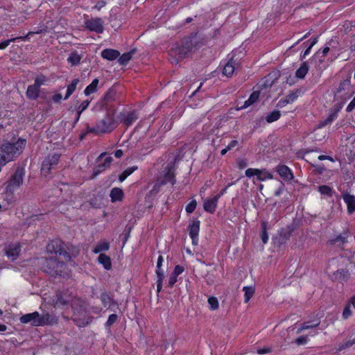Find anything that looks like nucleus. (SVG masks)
<instances>
[{"instance_id":"f704fd0d","label":"nucleus","mask_w":355,"mask_h":355,"mask_svg":"<svg viewBox=\"0 0 355 355\" xmlns=\"http://www.w3.org/2000/svg\"><path fill=\"white\" fill-rule=\"evenodd\" d=\"M110 248V243L107 241L99 242L93 250L95 254L100 253L103 251H107Z\"/></svg>"},{"instance_id":"2eb2a0df","label":"nucleus","mask_w":355,"mask_h":355,"mask_svg":"<svg viewBox=\"0 0 355 355\" xmlns=\"http://www.w3.org/2000/svg\"><path fill=\"white\" fill-rule=\"evenodd\" d=\"M188 230L189 232V236L192 239V243L197 245L198 240V233L200 230V221L197 220H193L192 223L189 225Z\"/></svg>"},{"instance_id":"79ce46f5","label":"nucleus","mask_w":355,"mask_h":355,"mask_svg":"<svg viewBox=\"0 0 355 355\" xmlns=\"http://www.w3.org/2000/svg\"><path fill=\"white\" fill-rule=\"evenodd\" d=\"M243 291L245 292V302L247 303L250 300V298L253 296L254 293V288L252 286H245L243 288Z\"/></svg>"},{"instance_id":"39448f33","label":"nucleus","mask_w":355,"mask_h":355,"mask_svg":"<svg viewBox=\"0 0 355 355\" xmlns=\"http://www.w3.org/2000/svg\"><path fill=\"white\" fill-rule=\"evenodd\" d=\"M44 272L52 277L62 275L65 269V264L55 258L46 259L44 265Z\"/></svg>"},{"instance_id":"bb28decb","label":"nucleus","mask_w":355,"mask_h":355,"mask_svg":"<svg viewBox=\"0 0 355 355\" xmlns=\"http://www.w3.org/2000/svg\"><path fill=\"white\" fill-rule=\"evenodd\" d=\"M100 300L105 307H110L111 306H115L117 304L116 302L106 292H103L101 294Z\"/></svg>"},{"instance_id":"412c9836","label":"nucleus","mask_w":355,"mask_h":355,"mask_svg":"<svg viewBox=\"0 0 355 355\" xmlns=\"http://www.w3.org/2000/svg\"><path fill=\"white\" fill-rule=\"evenodd\" d=\"M57 322L55 316L50 315L49 313H45L42 315L39 313V320L36 322L40 326L51 325Z\"/></svg>"},{"instance_id":"a878e982","label":"nucleus","mask_w":355,"mask_h":355,"mask_svg":"<svg viewBox=\"0 0 355 355\" xmlns=\"http://www.w3.org/2000/svg\"><path fill=\"white\" fill-rule=\"evenodd\" d=\"M120 55L119 51L114 49H106L102 51L101 56L108 60H114Z\"/></svg>"},{"instance_id":"680f3d73","label":"nucleus","mask_w":355,"mask_h":355,"mask_svg":"<svg viewBox=\"0 0 355 355\" xmlns=\"http://www.w3.org/2000/svg\"><path fill=\"white\" fill-rule=\"evenodd\" d=\"M177 277L174 274L171 273L168 279V286L172 288L173 285L177 282Z\"/></svg>"},{"instance_id":"13d9d810","label":"nucleus","mask_w":355,"mask_h":355,"mask_svg":"<svg viewBox=\"0 0 355 355\" xmlns=\"http://www.w3.org/2000/svg\"><path fill=\"white\" fill-rule=\"evenodd\" d=\"M352 315V311L350 309V304H348L344 308L343 312V317L344 319H347Z\"/></svg>"},{"instance_id":"2f4dec72","label":"nucleus","mask_w":355,"mask_h":355,"mask_svg":"<svg viewBox=\"0 0 355 355\" xmlns=\"http://www.w3.org/2000/svg\"><path fill=\"white\" fill-rule=\"evenodd\" d=\"M234 70H235L234 63L232 59H231L224 66L223 70V73L225 76L230 77L233 74Z\"/></svg>"},{"instance_id":"cd10ccee","label":"nucleus","mask_w":355,"mask_h":355,"mask_svg":"<svg viewBox=\"0 0 355 355\" xmlns=\"http://www.w3.org/2000/svg\"><path fill=\"white\" fill-rule=\"evenodd\" d=\"M110 196L112 202L120 201L123 199V192L121 189L115 187L111 190Z\"/></svg>"},{"instance_id":"4468645a","label":"nucleus","mask_w":355,"mask_h":355,"mask_svg":"<svg viewBox=\"0 0 355 355\" xmlns=\"http://www.w3.org/2000/svg\"><path fill=\"white\" fill-rule=\"evenodd\" d=\"M344 202L347 205V213L351 215L355 212V196L347 191H343L341 194Z\"/></svg>"},{"instance_id":"0e129e2a","label":"nucleus","mask_w":355,"mask_h":355,"mask_svg":"<svg viewBox=\"0 0 355 355\" xmlns=\"http://www.w3.org/2000/svg\"><path fill=\"white\" fill-rule=\"evenodd\" d=\"M42 33V30H38L37 31H30L28 32V33L25 35V36H21L20 37V39L21 40H26V39H28L30 35H33V34H40Z\"/></svg>"},{"instance_id":"864d4df0","label":"nucleus","mask_w":355,"mask_h":355,"mask_svg":"<svg viewBox=\"0 0 355 355\" xmlns=\"http://www.w3.org/2000/svg\"><path fill=\"white\" fill-rule=\"evenodd\" d=\"M354 344H355V338L350 339L348 341L340 345L338 350L341 351L344 349L352 347Z\"/></svg>"},{"instance_id":"c03bdc74","label":"nucleus","mask_w":355,"mask_h":355,"mask_svg":"<svg viewBox=\"0 0 355 355\" xmlns=\"http://www.w3.org/2000/svg\"><path fill=\"white\" fill-rule=\"evenodd\" d=\"M318 191L322 195H324L329 197L332 196L333 190L332 189L327 185H320L318 187Z\"/></svg>"},{"instance_id":"4d7b16f0","label":"nucleus","mask_w":355,"mask_h":355,"mask_svg":"<svg viewBox=\"0 0 355 355\" xmlns=\"http://www.w3.org/2000/svg\"><path fill=\"white\" fill-rule=\"evenodd\" d=\"M58 255L62 256V258L66 261H70L71 260V256L69 253L66 250L64 245L59 252Z\"/></svg>"},{"instance_id":"de8ad7c7","label":"nucleus","mask_w":355,"mask_h":355,"mask_svg":"<svg viewBox=\"0 0 355 355\" xmlns=\"http://www.w3.org/2000/svg\"><path fill=\"white\" fill-rule=\"evenodd\" d=\"M337 116L336 112H332L324 121L321 122L320 126L323 127L331 123Z\"/></svg>"},{"instance_id":"c85d7f7f","label":"nucleus","mask_w":355,"mask_h":355,"mask_svg":"<svg viewBox=\"0 0 355 355\" xmlns=\"http://www.w3.org/2000/svg\"><path fill=\"white\" fill-rule=\"evenodd\" d=\"M294 230L293 225H288L284 228H282L280 232V237L282 238V242L284 243L286 241L289 239L291 237V233Z\"/></svg>"},{"instance_id":"0eeeda50","label":"nucleus","mask_w":355,"mask_h":355,"mask_svg":"<svg viewBox=\"0 0 355 355\" xmlns=\"http://www.w3.org/2000/svg\"><path fill=\"white\" fill-rule=\"evenodd\" d=\"M60 155V153L49 154L44 159L41 167V173L42 175L47 176L51 174V170L58 164Z\"/></svg>"},{"instance_id":"6e6d98bb","label":"nucleus","mask_w":355,"mask_h":355,"mask_svg":"<svg viewBox=\"0 0 355 355\" xmlns=\"http://www.w3.org/2000/svg\"><path fill=\"white\" fill-rule=\"evenodd\" d=\"M334 275L339 279H344L348 277L347 271L343 269L337 270Z\"/></svg>"},{"instance_id":"aec40b11","label":"nucleus","mask_w":355,"mask_h":355,"mask_svg":"<svg viewBox=\"0 0 355 355\" xmlns=\"http://www.w3.org/2000/svg\"><path fill=\"white\" fill-rule=\"evenodd\" d=\"M19 320L21 323L24 324L31 322L32 325L33 326H40V324L36 323L39 320V313L37 311L23 315L20 318Z\"/></svg>"},{"instance_id":"6e6552de","label":"nucleus","mask_w":355,"mask_h":355,"mask_svg":"<svg viewBox=\"0 0 355 355\" xmlns=\"http://www.w3.org/2000/svg\"><path fill=\"white\" fill-rule=\"evenodd\" d=\"M60 155V153L49 154L44 159L41 167V173L42 175L47 176L51 174V170L58 164Z\"/></svg>"},{"instance_id":"c756f323","label":"nucleus","mask_w":355,"mask_h":355,"mask_svg":"<svg viewBox=\"0 0 355 355\" xmlns=\"http://www.w3.org/2000/svg\"><path fill=\"white\" fill-rule=\"evenodd\" d=\"M98 261L106 270H110L112 267L111 259L105 254L101 253L98 257Z\"/></svg>"},{"instance_id":"9b49d317","label":"nucleus","mask_w":355,"mask_h":355,"mask_svg":"<svg viewBox=\"0 0 355 355\" xmlns=\"http://www.w3.org/2000/svg\"><path fill=\"white\" fill-rule=\"evenodd\" d=\"M245 173V175L248 178L257 175V179L259 181H263L266 179L272 178V174L267 171L266 169L248 168Z\"/></svg>"},{"instance_id":"e433bc0d","label":"nucleus","mask_w":355,"mask_h":355,"mask_svg":"<svg viewBox=\"0 0 355 355\" xmlns=\"http://www.w3.org/2000/svg\"><path fill=\"white\" fill-rule=\"evenodd\" d=\"M98 84V80L97 78L94 79L91 84H89L84 91V93L86 96H89L92 93H94L97 90V86Z\"/></svg>"},{"instance_id":"5fc2aeb1","label":"nucleus","mask_w":355,"mask_h":355,"mask_svg":"<svg viewBox=\"0 0 355 355\" xmlns=\"http://www.w3.org/2000/svg\"><path fill=\"white\" fill-rule=\"evenodd\" d=\"M21 40L20 37H13L10 40H5L0 43V49H6L12 42H15L16 40Z\"/></svg>"},{"instance_id":"69168bd1","label":"nucleus","mask_w":355,"mask_h":355,"mask_svg":"<svg viewBox=\"0 0 355 355\" xmlns=\"http://www.w3.org/2000/svg\"><path fill=\"white\" fill-rule=\"evenodd\" d=\"M106 5V1L104 0H101L98 1L96 5L94 6V8H96L98 10H100L101 8H103Z\"/></svg>"},{"instance_id":"f3484780","label":"nucleus","mask_w":355,"mask_h":355,"mask_svg":"<svg viewBox=\"0 0 355 355\" xmlns=\"http://www.w3.org/2000/svg\"><path fill=\"white\" fill-rule=\"evenodd\" d=\"M220 195H216L213 198L207 199L204 201L203 208L209 213L213 214L215 212Z\"/></svg>"},{"instance_id":"1a4fd4ad","label":"nucleus","mask_w":355,"mask_h":355,"mask_svg":"<svg viewBox=\"0 0 355 355\" xmlns=\"http://www.w3.org/2000/svg\"><path fill=\"white\" fill-rule=\"evenodd\" d=\"M166 168L167 169L166 174L157 180L158 185H162V187L168 182H170L172 185H174L176 182L175 174V164L172 162L169 163Z\"/></svg>"},{"instance_id":"473e14b6","label":"nucleus","mask_w":355,"mask_h":355,"mask_svg":"<svg viewBox=\"0 0 355 355\" xmlns=\"http://www.w3.org/2000/svg\"><path fill=\"white\" fill-rule=\"evenodd\" d=\"M135 53V50L123 53L118 59V62L121 65H126L132 58V55Z\"/></svg>"},{"instance_id":"f8f14e48","label":"nucleus","mask_w":355,"mask_h":355,"mask_svg":"<svg viewBox=\"0 0 355 355\" xmlns=\"http://www.w3.org/2000/svg\"><path fill=\"white\" fill-rule=\"evenodd\" d=\"M85 24V27L91 31L102 33L104 31L103 21L101 18H92L89 20H87Z\"/></svg>"},{"instance_id":"bf43d9fd","label":"nucleus","mask_w":355,"mask_h":355,"mask_svg":"<svg viewBox=\"0 0 355 355\" xmlns=\"http://www.w3.org/2000/svg\"><path fill=\"white\" fill-rule=\"evenodd\" d=\"M236 163H237L238 167L240 169H243V168H246L248 164V160L246 159H239L236 161Z\"/></svg>"},{"instance_id":"4be33fe9","label":"nucleus","mask_w":355,"mask_h":355,"mask_svg":"<svg viewBox=\"0 0 355 355\" xmlns=\"http://www.w3.org/2000/svg\"><path fill=\"white\" fill-rule=\"evenodd\" d=\"M64 245V243L61 241H53L47 245L46 250L48 252L58 255Z\"/></svg>"},{"instance_id":"b1692460","label":"nucleus","mask_w":355,"mask_h":355,"mask_svg":"<svg viewBox=\"0 0 355 355\" xmlns=\"http://www.w3.org/2000/svg\"><path fill=\"white\" fill-rule=\"evenodd\" d=\"M278 174L284 180H291L293 178V175L290 168L286 165H280L277 167Z\"/></svg>"},{"instance_id":"7ed1b4c3","label":"nucleus","mask_w":355,"mask_h":355,"mask_svg":"<svg viewBox=\"0 0 355 355\" xmlns=\"http://www.w3.org/2000/svg\"><path fill=\"white\" fill-rule=\"evenodd\" d=\"M118 125L119 123L114 118V111H107L105 117L98 120L94 127L91 128L87 125V132L95 135L110 133Z\"/></svg>"},{"instance_id":"49530a36","label":"nucleus","mask_w":355,"mask_h":355,"mask_svg":"<svg viewBox=\"0 0 355 355\" xmlns=\"http://www.w3.org/2000/svg\"><path fill=\"white\" fill-rule=\"evenodd\" d=\"M208 303L211 310H216L218 308V301L215 297H209L208 298Z\"/></svg>"},{"instance_id":"5701e85b","label":"nucleus","mask_w":355,"mask_h":355,"mask_svg":"<svg viewBox=\"0 0 355 355\" xmlns=\"http://www.w3.org/2000/svg\"><path fill=\"white\" fill-rule=\"evenodd\" d=\"M54 302L57 305H67L70 302L69 297L67 296L65 293H63L60 291H57L54 296Z\"/></svg>"},{"instance_id":"393cba45","label":"nucleus","mask_w":355,"mask_h":355,"mask_svg":"<svg viewBox=\"0 0 355 355\" xmlns=\"http://www.w3.org/2000/svg\"><path fill=\"white\" fill-rule=\"evenodd\" d=\"M40 88L33 84L28 87L26 96L28 99L34 101L40 96Z\"/></svg>"},{"instance_id":"f257e3e1","label":"nucleus","mask_w":355,"mask_h":355,"mask_svg":"<svg viewBox=\"0 0 355 355\" xmlns=\"http://www.w3.org/2000/svg\"><path fill=\"white\" fill-rule=\"evenodd\" d=\"M196 44V38L189 37L173 44L168 53L171 62L178 64L180 60L188 57Z\"/></svg>"},{"instance_id":"58836bf2","label":"nucleus","mask_w":355,"mask_h":355,"mask_svg":"<svg viewBox=\"0 0 355 355\" xmlns=\"http://www.w3.org/2000/svg\"><path fill=\"white\" fill-rule=\"evenodd\" d=\"M281 116V113L279 110H274L268 114L266 116V120L268 123H272L277 121Z\"/></svg>"},{"instance_id":"ddd939ff","label":"nucleus","mask_w":355,"mask_h":355,"mask_svg":"<svg viewBox=\"0 0 355 355\" xmlns=\"http://www.w3.org/2000/svg\"><path fill=\"white\" fill-rule=\"evenodd\" d=\"M348 233L347 232H343L336 236L335 238L331 239L327 241V244L334 245L340 250L344 249V244L347 242Z\"/></svg>"},{"instance_id":"c9c22d12","label":"nucleus","mask_w":355,"mask_h":355,"mask_svg":"<svg viewBox=\"0 0 355 355\" xmlns=\"http://www.w3.org/2000/svg\"><path fill=\"white\" fill-rule=\"evenodd\" d=\"M80 80L78 78H75L72 80L71 84L67 86V93L64 96V99L69 98V97L73 94V92L76 90L77 85L79 83Z\"/></svg>"},{"instance_id":"052dcab7","label":"nucleus","mask_w":355,"mask_h":355,"mask_svg":"<svg viewBox=\"0 0 355 355\" xmlns=\"http://www.w3.org/2000/svg\"><path fill=\"white\" fill-rule=\"evenodd\" d=\"M309 322H305L302 324V327L300 329H299L297 330V333H300L301 331L304 330V329H310V328H313V327H317L319 323H315V324H309Z\"/></svg>"},{"instance_id":"20e7f679","label":"nucleus","mask_w":355,"mask_h":355,"mask_svg":"<svg viewBox=\"0 0 355 355\" xmlns=\"http://www.w3.org/2000/svg\"><path fill=\"white\" fill-rule=\"evenodd\" d=\"M25 170L23 167L18 166L13 174L5 183L7 191L13 192L18 189L23 183Z\"/></svg>"},{"instance_id":"ea45409f","label":"nucleus","mask_w":355,"mask_h":355,"mask_svg":"<svg viewBox=\"0 0 355 355\" xmlns=\"http://www.w3.org/2000/svg\"><path fill=\"white\" fill-rule=\"evenodd\" d=\"M157 275V291L159 293L162 288V282L164 279V274L162 270H156Z\"/></svg>"},{"instance_id":"423d86ee","label":"nucleus","mask_w":355,"mask_h":355,"mask_svg":"<svg viewBox=\"0 0 355 355\" xmlns=\"http://www.w3.org/2000/svg\"><path fill=\"white\" fill-rule=\"evenodd\" d=\"M60 155V153L49 154L44 159L41 167V173L42 175L47 176L51 174V170L58 164Z\"/></svg>"},{"instance_id":"7c9ffc66","label":"nucleus","mask_w":355,"mask_h":355,"mask_svg":"<svg viewBox=\"0 0 355 355\" xmlns=\"http://www.w3.org/2000/svg\"><path fill=\"white\" fill-rule=\"evenodd\" d=\"M309 71V65L307 62H303L300 67L296 71L295 76L300 79L304 78Z\"/></svg>"},{"instance_id":"09e8293b","label":"nucleus","mask_w":355,"mask_h":355,"mask_svg":"<svg viewBox=\"0 0 355 355\" xmlns=\"http://www.w3.org/2000/svg\"><path fill=\"white\" fill-rule=\"evenodd\" d=\"M90 101L89 100L84 101L78 107L77 109V114L78 116H80L81 113L85 110L89 106Z\"/></svg>"},{"instance_id":"6ab92c4d","label":"nucleus","mask_w":355,"mask_h":355,"mask_svg":"<svg viewBox=\"0 0 355 355\" xmlns=\"http://www.w3.org/2000/svg\"><path fill=\"white\" fill-rule=\"evenodd\" d=\"M113 161V158L110 156H107L102 163H99L94 168L93 176L96 177L99 175L101 173L104 171L106 168L110 167L112 162Z\"/></svg>"},{"instance_id":"37998d69","label":"nucleus","mask_w":355,"mask_h":355,"mask_svg":"<svg viewBox=\"0 0 355 355\" xmlns=\"http://www.w3.org/2000/svg\"><path fill=\"white\" fill-rule=\"evenodd\" d=\"M301 93V90L297 89L296 91H292L288 95L285 96V98L286 99V102H288V103H293L295 101L299 95Z\"/></svg>"},{"instance_id":"a19ab883","label":"nucleus","mask_w":355,"mask_h":355,"mask_svg":"<svg viewBox=\"0 0 355 355\" xmlns=\"http://www.w3.org/2000/svg\"><path fill=\"white\" fill-rule=\"evenodd\" d=\"M137 169V166H131L127 168L119 177L120 182H123L130 175Z\"/></svg>"},{"instance_id":"338daca9","label":"nucleus","mask_w":355,"mask_h":355,"mask_svg":"<svg viewBox=\"0 0 355 355\" xmlns=\"http://www.w3.org/2000/svg\"><path fill=\"white\" fill-rule=\"evenodd\" d=\"M306 342H307V338H306V337H304V336H300V337L297 338L295 340V343L298 345H304L306 343Z\"/></svg>"},{"instance_id":"a211bd4d","label":"nucleus","mask_w":355,"mask_h":355,"mask_svg":"<svg viewBox=\"0 0 355 355\" xmlns=\"http://www.w3.org/2000/svg\"><path fill=\"white\" fill-rule=\"evenodd\" d=\"M5 250L8 257L14 261L18 257L21 252V246L18 243L11 244Z\"/></svg>"},{"instance_id":"8fccbe9b","label":"nucleus","mask_w":355,"mask_h":355,"mask_svg":"<svg viewBox=\"0 0 355 355\" xmlns=\"http://www.w3.org/2000/svg\"><path fill=\"white\" fill-rule=\"evenodd\" d=\"M260 92L259 91H255L253 92L251 95L250 96L249 98L248 99V101L252 105L255 102H257L259 98Z\"/></svg>"},{"instance_id":"a18cd8bd","label":"nucleus","mask_w":355,"mask_h":355,"mask_svg":"<svg viewBox=\"0 0 355 355\" xmlns=\"http://www.w3.org/2000/svg\"><path fill=\"white\" fill-rule=\"evenodd\" d=\"M47 81L48 78L45 76L41 74L35 78L34 85L40 88L41 86L44 85Z\"/></svg>"},{"instance_id":"72a5a7b5","label":"nucleus","mask_w":355,"mask_h":355,"mask_svg":"<svg viewBox=\"0 0 355 355\" xmlns=\"http://www.w3.org/2000/svg\"><path fill=\"white\" fill-rule=\"evenodd\" d=\"M81 59V55H79L76 51H73L70 53L67 58V61L71 66H76L80 63Z\"/></svg>"},{"instance_id":"603ef678","label":"nucleus","mask_w":355,"mask_h":355,"mask_svg":"<svg viewBox=\"0 0 355 355\" xmlns=\"http://www.w3.org/2000/svg\"><path fill=\"white\" fill-rule=\"evenodd\" d=\"M117 318H118V315L116 314H115V313L111 314L108 317V319L105 323L106 327H110V326H112L117 320Z\"/></svg>"},{"instance_id":"9d476101","label":"nucleus","mask_w":355,"mask_h":355,"mask_svg":"<svg viewBox=\"0 0 355 355\" xmlns=\"http://www.w3.org/2000/svg\"><path fill=\"white\" fill-rule=\"evenodd\" d=\"M116 92L114 88L109 89L105 94L101 101L100 105L107 111H114L112 108V103L116 100Z\"/></svg>"},{"instance_id":"4c0bfd02","label":"nucleus","mask_w":355,"mask_h":355,"mask_svg":"<svg viewBox=\"0 0 355 355\" xmlns=\"http://www.w3.org/2000/svg\"><path fill=\"white\" fill-rule=\"evenodd\" d=\"M261 232L260 234L261 239L262 242L265 244L268 241V236L267 233V229H268V223L266 221H263L261 225Z\"/></svg>"},{"instance_id":"3c124183","label":"nucleus","mask_w":355,"mask_h":355,"mask_svg":"<svg viewBox=\"0 0 355 355\" xmlns=\"http://www.w3.org/2000/svg\"><path fill=\"white\" fill-rule=\"evenodd\" d=\"M197 206V202L196 200L191 201L186 207V211L188 214H191L194 211Z\"/></svg>"},{"instance_id":"f03ea898","label":"nucleus","mask_w":355,"mask_h":355,"mask_svg":"<svg viewBox=\"0 0 355 355\" xmlns=\"http://www.w3.org/2000/svg\"><path fill=\"white\" fill-rule=\"evenodd\" d=\"M26 145V139H19L14 143L6 142L0 146V164L4 165L18 157Z\"/></svg>"},{"instance_id":"e2e57ef3","label":"nucleus","mask_w":355,"mask_h":355,"mask_svg":"<svg viewBox=\"0 0 355 355\" xmlns=\"http://www.w3.org/2000/svg\"><path fill=\"white\" fill-rule=\"evenodd\" d=\"M183 271H184V267L181 266L180 265H177L175 267L174 270L172 273L176 276H178L179 275L182 274L183 272Z\"/></svg>"},{"instance_id":"dca6fc26","label":"nucleus","mask_w":355,"mask_h":355,"mask_svg":"<svg viewBox=\"0 0 355 355\" xmlns=\"http://www.w3.org/2000/svg\"><path fill=\"white\" fill-rule=\"evenodd\" d=\"M138 117L139 116L136 111L128 113H120L121 122L128 127L131 125L133 122L138 119Z\"/></svg>"},{"instance_id":"774afa93","label":"nucleus","mask_w":355,"mask_h":355,"mask_svg":"<svg viewBox=\"0 0 355 355\" xmlns=\"http://www.w3.org/2000/svg\"><path fill=\"white\" fill-rule=\"evenodd\" d=\"M355 107V98H354L353 100L349 103L346 108V111L347 112H351Z\"/></svg>"}]
</instances>
